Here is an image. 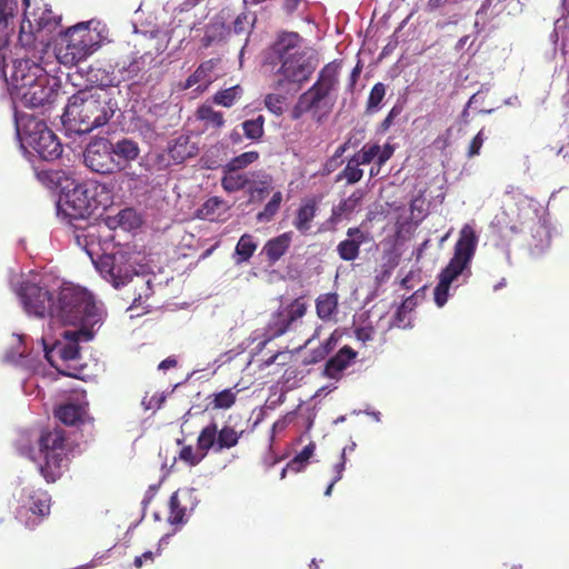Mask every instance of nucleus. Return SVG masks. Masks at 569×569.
Masks as SVG:
<instances>
[{"mask_svg": "<svg viewBox=\"0 0 569 569\" xmlns=\"http://www.w3.org/2000/svg\"><path fill=\"white\" fill-rule=\"evenodd\" d=\"M23 3L26 9L18 41L27 50L28 57L14 60L11 67L4 63L12 32L10 24L13 23L18 3L16 0H0V64L11 98L26 107L36 108L51 102L59 86L58 79L51 76L56 71V63L51 60L49 48L61 17L47 4L30 10V0H23Z\"/></svg>", "mask_w": 569, "mask_h": 569, "instance_id": "f257e3e1", "label": "nucleus"}, {"mask_svg": "<svg viewBox=\"0 0 569 569\" xmlns=\"http://www.w3.org/2000/svg\"><path fill=\"white\" fill-rule=\"evenodd\" d=\"M50 318L52 321L76 327L73 336L91 340L94 327L102 323L103 311L91 292L70 284L62 287L57 299L50 305Z\"/></svg>", "mask_w": 569, "mask_h": 569, "instance_id": "f03ea898", "label": "nucleus"}, {"mask_svg": "<svg viewBox=\"0 0 569 569\" xmlns=\"http://www.w3.org/2000/svg\"><path fill=\"white\" fill-rule=\"evenodd\" d=\"M93 212V202L86 184L76 186L61 196L57 203L58 217L73 228L76 243L86 251L92 262L106 251L99 239V227L89 222Z\"/></svg>", "mask_w": 569, "mask_h": 569, "instance_id": "7ed1b4c3", "label": "nucleus"}, {"mask_svg": "<svg viewBox=\"0 0 569 569\" xmlns=\"http://www.w3.org/2000/svg\"><path fill=\"white\" fill-rule=\"evenodd\" d=\"M117 109V102L104 89L86 88L69 98L63 124L76 133H89L107 124Z\"/></svg>", "mask_w": 569, "mask_h": 569, "instance_id": "20e7f679", "label": "nucleus"}, {"mask_svg": "<svg viewBox=\"0 0 569 569\" xmlns=\"http://www.w3.org/2000/svg\"><path fill=\"white\" fill-rule=\"evenodd\" d=\"M110 42L109 29L100 20L91 19L79 22L59 32L51 60L76 66L97 52L104 43Z\"/></svg>", "mask_w": 569, "mask_h": 569, "instance_id": "39448f33", "label": "nucleus"}, {"mask_svg": "<svg viewBox=\"0 0 569 569\" xmlns=\"http://www.w3.org/2000/svg\"><path fill=\"white\" fill-rule=\"evenodd\" d=\"M271 51L280 62L276 72L279 87L286 82L301 84L308 81L315 71V66L307 56L303 38L298 32H280L271 46Z\"/></svg>", "mask_w": 569, "mask_h": 569, "instance_id": "423d86ee", "label": "nucleus"}, {"mask_svg": "<svg viewBox=\"0 0 569 569\" xmlns=\"http://www.w3.org/2000/svg\"><path fill=\"white\" fill-rule=\"evenodd\" d=\"M342 60L336 59L325 64L318 73L316 82L301 93L291 110L293 120L300 119L305 113L312 111L325 114L331 112L336 102V91L340 82Z\"/></svg>", "mask_w": 569, "mask_h": 569, "instance_id": "0eeeda50", "label": "nucleus"}, {"mask_svg": "<svg viewBox=\"0 0 569 569\" xmlns=\"http://www.w3.org/2000/svg\"><path fill=\"white\" fill-rule=\"evenodd\" d=\"M100 274L113 287L119 288L131 283L134 289L133 305L140 306L143 299L152 293L151 278L133 272L129 262V253L124 249H118L112 253L103 252L92 262Z\"/></svg>", "mask_w": 569, "mask_h": 569, "instance_id": "6e6552de", "label": "nucleus"}, {"mask_svg": "<svg viewBox=\"0 0 569 569\" xmlns=\"http://www.w3.org/2000/svg\"><path fill=\"white\" fill-rule=\"evenodd\" d=\"M477 244L478 237L472 227L469 224L463 226L455 244L453 257L440 272L439 282L433 291L435 302L438 307L445 306L451 283L469 268L476 253Z\"/></svg>", "mask_w": 569, "mask_h": 569, "instance_id": "1a4fd4ad", "label": "nucleus"}, {"mask_svg": "<svg viewBox=\"0 0 569 569\" xmlns=\"http://www.w3.org/2000/svg\"><path fill=\"white\" fill-rule=\"evenodd\" d=\"M37 463L40 473L48 482H54L67 467V447L64 432L53 429L42 432L38 441V452H24Z\"/></svg>", "mask_w": 569, "mask_h": 569, "instance_id": "9d476101", "label": "nucleus"}, {"mask_svg": "<svg viewBox=\"0 0 569 569\" xmlns=\"http://www.w3.org/2000/svg\"><path fill=\"white\" fill-rule=\"evenodd\" d=\"M17 133L22 146L32 148L43 160L58 159L62 153L61 143L56 134L41 120L28 118L22 128L20 122H17Z\"/></svg>", "mask_w": 569, "mask_h": 569, "instance_id": "9b49d317", "label": "nucleus"}, {"mask_svg": "<svg viewBox=\"0 0 569 569\" xmlns=\"http://www.w3.org/2000/svg\"><path fill=\"white\" fill-rule=\"evenodd\" d=\"M10 284L28 315L36 317H43L47 312L50 315V305H52L53 298L41 286V278L38 274H31L22 281L12 278Z\"/></svg>", "mask_w": 569, "mask_h": 569, "instance_id": "f8f14e48", "label": "nucleus"}, {"mask_svg": "<svg viewBox=\"0 0 569 569\" xmlns=\"http://www.w3.org/2000/svg\"><path fill=\"white\" fill-rule=\"evenodd\" d=\"M308 311V303L303 297L293 299L287 306L273 312L264 328V342L277 339L289 332L293 325L302 319Z\"/></svg>", "mask_w": 569, "mask_h": 569, "instance_id": "ddd939ff", "label": "nucleus"}, {"mask_svg": "<svg viewBox=\"0 0 569 569\" xmlns=\"http://www.w3.org/2000/svg\"><path fill=\"white\" fill-rule=\"evenodd\" d=\"M50 497L41 490L23 488L18 499L17 519L28 528H34L49 513Z\"/></svg>", "mask_w": 569, "mask_h": 569, "instance_id": "4468645a", "label": "nucleus"}, {"mask_svg": "<svg viewBox=\"0 0 569 569\" xmlns=\"http://www.w3.org/2000/svg\"><path fill=\"white\" fill-rule=\"evenodd\" d=\"M73 330H64L61 335L64 340H57L49 347V342L44 337L41 338L43 345L44 357L48 362L57 369L58 372L77 377V373L69 370V367H62L58 360L69 362L77 360L79 357L78 341H84L82 338L72 335Z\"/></svg>", "mask_w": 569, "mask_h": 569, "instance_id": "2eb2a0df", "label": "nucleus"}, {"mask_svg": "<svg viewBox=\"0 0 569 569\" xmlns=\"http://www.w3.org/2000/svg\"><path fill=\"white\" fill-rule=\"evenodd\" d=\"M495 226L503 238H511L519 232H523L527 228L530 229L533 238L532 246L536 249H543L550 242V234L547 227L536 214L520 223L510 224L508 222V213L502 212L501 214L496 216Z\"/></svg>", "mask_w": 569, "mask_h": 569, "instance_id": "dca6fc26", "label": "nucleus"}, {"mask_svg": "<svg viewBox=\"0 0 569 569\" xmlns=\"http://www.w3.org/2000/svg\"><path fill=\"white\" fill-rule=\"evenodd\" d=\"M112 150V141L107 138H96L83 151V163L92 172L111 174L116 171Z\"/></svg>", "mask_w": 569, "mask_h": 569, "instance_id": "f3484780", "label": "nucleus"}, {"mask_svg": "<svg viewBox=\"0 0 569 569\" xmlns=\"http://www.w3.org/2000/svg\"><path fill=\"white\" fill-rule=\"evenodd\" d=\"M243 430L237 431L234 427L224 425L218 429L216 422H211L200 431L198 442L203 449H212L214 452L231 449L239 443Z\"/></svg>", "mask_w": 569, "mask_h": 569, "instance_id": "a211bd4d", "label": "nucleus"}, {"mask_svg": "<svg viewBox=\"0 0 569 569\" xmlns=\"http://www.w3.org/2000/svg\"><path fill=\"white\" fill-rule=\"evenodd\" d=\"M372 240L369 231L360 227H352L347 230V239L340 241L337 246V253L343 261H353L359 257L360 247Z\"/></svg>", "mask_w": 569, "mask_h": 569, "instance_id": "6ab92c4d", "label": "nucleus"}, {"mask_svg": "<svg viewBox=\"0 0 569 569\" xmlns=\"http://www.w3.org/2000/svg\"><path fill=\"white\" fill-rule=\"evenodd\" d=\"M87 406L86 397L76 395L56 410V417L64 425H77L84 420Z\"/></svg>", "mask_w": 569, "mask_h": 569, "instance_id": "aec40b11", "label": "nucleus"}, {"mask_svg": "<svg viewBox=\"0 0 569 569\" xmlns=\"http://www.w3.org/2000/svg\"><path fill=\"white\" fill-rule=\"evenodd\" d=\"M112 148L114 170L128 169L131 162L136 161L140 156L138 142L129 138H122L112 142Z\"/></svg>", "mask_w": 569, "mask_h": 569, "instance_id": "412c9836", "label": "nucleus"}, {"mask_svg": "<svg viewBox=\"0 0 569 569\" xmlns=\"http://www.w3.org/2000/svg\"><path fill=\"white\" fill-rule=\"evenodd\" d=\"M292 242V232H283L269 239L262 247L260 256H263L269 267L274 266L289 250Z\"/></svg>", "mask_w": 569, "mask_h": 569, "instance_id": "4be33fe9", "label": "nucleus"}, {"mask_svg": "<svg viewBox=\"0 0 569 569\" xmlns=\"http://www.w3.org/2000/svg\"><path fill=\"white\" fill-rule=\"evenodd\" d=\"M357 351L349 346H343L325 366V375L330 379H338L340 373L347 369L356 359Z\"/></svg>", "mask_w": 569, "mask_h": 569, "instance_id": "5701e85b", "label": "nucleus"}, {"mask_svg": "<svg viewBox=\"0 0 569 569\" xmlns=\"http://www.w3.org/2000/svg\"><path fill=\"white\" fill-rule=\"evenodd\" d=\"M103 221L104 226L110 230L118 228L122 230H133L141 223L139 214L132 208H124L116 214H109Z\"/></svg>", "mask_w": 569, "mask_h": 569, "instance_id": "b1692460", "label": "nucleus"}, {"mask_svg": "<svg viewBox=\"0 0 569 569\" xmlns=\"http://www.w3.org/2000/svg\"><path fill=\"white\" fill-rule=\"evenodd\" d=\"M317 210V201L313 198H309L300 204L293 220V226L300 233L306 234L311 229Z\"/></svg>", "mask_w": 569, "mask_h": 569, "instance_id": "393cba45", "label": "nucleus"}, {"mask_svg": "<svg viewBox=\"0 0 569 569\" xmlns=\"http://www.w3.org/2000/svg\"><path fill=\"white\" fill-rule=\"evenodd\" d=\"M339 297L336 292L321 293L316 299V312L322 321L332 320L338 313Z\"/></svg>", "mask_w": 569, "mask_h": 569, "instance_id": "a878e982", "label": "nucleus"}, {"mask_svg": "<svg viewBox=\"0 0 569 569\" xmlns=\"http://www.w3.org/2000/svg\"><path fill=\"white\" fill-rule=\"evenodd\" d=\"M228 210L229 206L224 200L211 197L198 209L197 213L200 219L216 221L224 219Z\"/></svg>", "mask_w": 569, "mask_h": 569, "instance_id": "bb28decb", "label": "nucleus"}, {"mask_svg": "<svg viewBox=\"0 0 569 569\" xmlns=\"http://www.w3.org/2000/svg\"><path fill=\"white\" fill-rule=\"evenodd\" d=\"M89 197L93 202V211L107 209L113 203V186L111 183H94L89 188Z\"/></svg>", "mask_w": 569, "mask_h": 569, "instance_id": "cd10ccee", "label": "nucleus"}, {"mask_svg": "<svg viewBox=\"0 0 569 569\" xmlns=\"http://www.w3.org/2000/svg\"><path fill=\"white\" fill-rule=\"evenodd\" d=\"M142 68L143 62L134 60L128 66V68H124L123 66L119 68V78L116 77L113 73H106L102 78H98V74H94L93 77L96 78V81L100 83V86L109 87L119 83L121 80L126 81L133 79L141 71Z\"/></svg>", "mask_w": 569, "mask_h": 569, "instance_id": "c85d7f7f", "label": "nucleus"}, {"mask_svg": "<svg viewBox=\"0 0 569 569\" xmlns=\"http://www.w3.org/2000/svg\"><path fill=\"white\" fill-rule=\"evenodd\" d=\"M363 193L361 190H356L349 196L347 199H342L337 206H335L331 210V216L329 221L332 223H337L342 220L343 217L352 213L362 199Z\"/></svg>", "mask_w": 569, "mask_h": 569, "instance_id": "c756f323", "label": "nucleus"}, {"mask_svg": "<svg viewBox=\"0 0 569 569\" xmlns=\"http://www.w3.org/2000/svg\"><path fill=\"white\" fill-rule=\"evenodd\" d=\"M250 179L247 173L240 172L227 167L223 168L221 186L224 191L231 193L244 189L249 186Z\"/></svg>", "mask_w": 569, "mask_h": 569, "instance_id": "7c9ffc66", "label": "nucleus"}, {"mask_svg": "<svg viewBox=\"0 0 569 569\" xmlns=\"http://www.w3.org/2000/svg\"><path fill=\"white\" fill-rule=\"evenodd\" d=\"M258 248V242L254 237L249 233H243L238 240L234 249V261L237 264L247 262L253 256Z\"/></svg>", "mask_w": 569, "mask_h": 569, "instance_id": "2f4dec72", "label": "nucleus"}, {"mask_svg": "<svg viewBox=\"0 0 569 569\" xmlns=\"http://www.w3.org/2000/svg\"><path fill=\"white\" fill-rule=\"evenodd\" d=\"M196 118L204 122L206 127L220 128L223 126V114L214 111L211 106L202 104L196 111Z\"/></svg>", "mask_w": 569, "mask_h": 569, "instance_id": "473e14b6", "label": "nucleus"}, {"mask_svg": "<svg viewBox=\"0 0 569 569\" xmlns=\"http://www.w3.org/2000/svg\"><path fill=\"white\" fill-rule=\"evenodd\" d=\"M237 393L238 391H232L230 388L213 393L209 397L210 401L207 407L214 410L229 409L236 403Z\"/></svg>", "mask_w": 569, "mask_h": 569, "instance_id": "72a5a7b5", "label": "nucleus"}, {"mask_svg": "<svg viewBox=\"0 0 569 569\" xmlns=\"http://www.w3.org/2000/svg\"><path fill=\"white\" fill-rule=\"evenodd\" d=\"M13 337V346L10 350L7 351L4 358L8 362L26 366L28 360L27 357L24 356L26 346L23 342V337L16 335Z\"/></svg>", "mask_w": 569, "mask_h": 569, "instance_id": "f704fd0d", "label": "nucleus"}, {"mask_svg": "<svg viewBox=\"0 0 569 569\" xmlns=\"http://www.w3.org/2000/svg\"><path fill=\"white\" fill-rule=\"evenodd\" d=\"M315 450L316 443H308L299 453L295 456L293 459L290 460V462L288 463V468H290V470L293 472L302 471L306 468L309 459L313 456Z\"/></svg>", "mask_w": 569, "mask_h": 569, "instance_id": "c9c22d12", "label": "nucleus"}, {"mask_svg": "<svg viewBox=\"0 0 569 569\" xmlns=\"http://www.w3.org/2000/svg\"><path fill=\"white\" fill-rule=\"evenodd\" d=\"M362 177L363 170L350 158L345 169L337 176L336 181L345 180L348 184H355L359 182Z\"/></svg>", "mask_w": 569, "mask_h": 569, "instance_id": "e433bc0d", "label": "nucleus"}, {"mask_svg": "<svg viewBox=\"0 0 569 569\" xmlns=\"http://www.w3.org/2000/svg\"><path fill=\"white\" fill-rule=\"evenodd\" d=\"M281 202L282 193L280 191H276L268 203L264 206L263 210L257 214V220L260 222L271 221L276 213L279 211Z\"/></svg>", "mask_w": 569, "mask_h": 569, "instance_id": "4c0bfd02", "label": "nucleus"}, {"mask_svg": "<svg viewBox=\"0 0 569 569\" xmlns=\"http://www.w3.org/2000/svg\"><path fill=\"white\" fill-rule=\"evenodd\" d=\"M386 96V86L382 82L376 83L368 97L366 104V113L371 114L379 110L380 104Z\"/></svg>", "mask_w": 569, "mask_h": 569, "instance_id": "58836bf2", "label": "nucleus"}, {"mask_svg": "<svg viewBox=\"0 0 569 569\" xmlns=\"http://www.w3.org/2000/svg\"><path fill=\"white\" fill-rule=\"evenodd\" d=\"M264 118L258 116L254 119L246 120L242 123L243 133L248 139L258 140L263 136Z\"/></svg>", "mask_w": 569, "mask_h": 569, "instance_id": "ea45409f", "label": "nucleus"}, {"mask_svg": "<svg viewBox=\"0 0 569 569\" xmlns=\"http://www.w3.org/2000/svg\"><path fill=\"white\" fill-rule=\"evenodd\" d=\"M210 449H203L197 441V448L193 449L191 446L183 447L180 450V460L188 462L190 466H196L204 459Z\"/></svg>", "mask_w": 569, "mask_h": 569, "instance_id": "a19ab883", "label": "nucleus"}, {"mask_svg": "<svg viewBox=\"0 0 569 569\" xmlns=\"http://www.w3.org/2000/svg\"><path fill=\"white\" fill-rule=\"evenodd\" d=\"M241 88L233 86L231 88L220 90L213 96V102L230 108L241 94Z\"/></svg>", "mask_w": 569, "mask_h": 569, "instance_id": "79ce46f5", "label": "nucleus"}, {"mask_svg": "<svg viewBox=\"0 0 569 569\" xmlns=\"http://www.w3.org/2000/svg\"><path fill=\"white\" fill-rule=\"evenodd\" d=\"M380 146L378 143H367L351 158L353 159V162H357L359 166L369 164L375 158H377Z\"/></svg>", "mask_w": 569, "mask_h": 569, "instance_id": "37998d69", "label": "nucleus"}, {"mask_svg": "<svg viewBox=\"0 0 569 569\" xmlns=\"http://www.w3.org/2000/svg\"><path fill=\"white\" fill-rule=\"evenodd\" d=\"M176 146L177 141L172 140L169 142L167 150H162L156 154L154 164L158 170H164L176 161Z\"/></svg>", "mask_w": 569, "mask_h": 569, "instance_id": "c03bdc74", "label": "nucleus"}, {"mask_svg": "<svg viewBox=\"0 0 569 569\" xmlns=\"http://www.w3.org/2000/svg\"><path fill=\"white\" fill-rule=\"evenodd\" d=\"M208 68L204 64H200V67L191 74L187 81L184 88H190L196 83L198 84L199 90L203 91L207 89L211 79L207 74Z\"/></svg>", "mask_w": 569, "mask_h": 569, "instance_id": "a18cd8bd", "label": "nucleus"}, {"mask_svg": "<svg viewBox=\"0 0 569 569\" xmlns=\"http://www.w3.org/2000/svg\"><path fill=\"white\" fill-rule=\"evenodd\" d=\"M258 158H259V153L257 151L243 152L240 156H237L233 159H231L226 164V167L229 169L240 171L241 169L246 168L247 166L253 163Z\"/></svg>", "mask_w": 569, "mask_h": 569, "instance_id": "49530a36", "label": "nucleus"}, {"mask_svg": "<svg viewBox=\"0 0 569 569\" xmlns=\"http://www.w3.org/2000/svg\"><path fill=\"white\" fill-rule=\"evenodd\" d=\"M176 532V527L173 528V530L167 535H164L160 541H159V548L157 549V552H153V551H146L143 552L141 556H137L134 558V561H133V565L137 569H140L143 563H147V562H152L154 557L156 556H159L160 555V548L168 542V539L170 537H172Z\"/></svg>", "mask_w": 569, "mask_h": 569, "instance_id": "de8ad7c7", "label": "nucleus"}, {"mask_svg": "<svg viewBox=\"0 0 569 569\" xmlns=\"http://www.w3.org/2000/svg\"><path fill=\"white\" fill-rule=\"evenodd\" d=\"M286 98L281 94L269 93L264 98L266 108L276 116L283 113V103Z\"/></svg>", "mask_w": 569, "mask_h": 569, "instance_id": "09e8293b", "label": "nucleus"}, {"mask_svg": "<svg viewBox=\"0 0 569 569\" xmlns=\"http://www.w3.org/2000/svg\"><path fill=\"white\" fill-rule=\"evenodd\" d=\"M486 134H485V130L481 129L473 138L472 140L470 141L469 143V147H468V150H467V157L469 159L476 157V156H479L480 154V150L483 146V142L486 140Z\"/></svg>", "mask_w": 569, "mask_h": 569, "instance_id": "8fccbe9b", "label": "nucleus"}, {"mask_svg": "<svg viewBox=\"0 0 569 569\" xmlns=\"http://www.w3.org/2000/svg\"><path fill=\"white\" fill-rule=\"evenodd\" d=\"M271 190L270 183L261 181L258 186L250 188V193L253 198L262 200Z\"/></svg>", "mask_w": 569, "mask_h": 569, "instance_id": "3c124183", "label": "nucleus"}, {"mask_svg": "<svg viewBox=\"0 0 569 569\" xmlns=\"http://www.w3.org/2000/svg\"><path fill=\"white\" fill-rule=\"evenodd\" d=\"M328 356V349L319 346L310 351L309 358L305 361L308 365H313L322 361Z\"/></svg>", "mask_w": 569, "mask_h": 569, "instance_id": "603ef678", "label": "nucleus"}, {"mask_svg": "<svg viewBox=\"0 0 569 569\" xmlns=\"http://www.w3.org/2000/svg\"><path fill=\"white\" fill-rule=\"evenodd\" d=\"M346 467V448L342 449L339 461L333 466V482L341 480Z\"/></svg>", "mask_w": 569, "mask_h": 569, "instance_id": "864d4df0", "label": "nucleus"}, {"mask_svg": "<svg viewBox=\"0 0 569 569\" xmlns=\"http://www.w3.org/2000/svg\"><path fill=\"white\" fill-rule=\"evenodd\" d=\"M393 147L389 143H386L383 148L379 150V153L377 156V164L379 167L383 166L393 154Z\"/></svg>", "mask_w": 569, "mask_h": 569, "instance_id": "5fc2aeb1", "label": "nucleus"}, {"mask_svg": "<svg viewBox=\"0 0 569 569\" xmlns=\"http://www.w3.org/2000/svg\"><path fill=\"white\" fill-rule=\"evenodd\" d=\"M177 501H178V491L172 492L170 497V516L168 518L169 522L172 526H176L178 523V511L177 508Z\"/></svg>", "mask_w": 569, "mask_h": 569, "instance_id": "6e6d98bb", "label": "nucleus"}, {"mask_svg": "<svg viewBox=\"0 0 569 569\" xmlns=\"http://www.w3.org/2000/svg\"><path fill=\"white\" fill-rule=\"evenodd\" d=\"M120 171L122 172V178L128 181L129 188L137 187L140 176L134 170H131V166L128 169Z\"/></svg>", "mask_w": 569, "mask_h": 569, "instance_id": "4d7b16f0", "label": "nucleus"}, {"mask_svg": "<svg viewBox=\"0 0 569 569\" xmlns=\"http://www.w3.org/2000/svg\"><path fill=\"white\" fill-rule=\"evenodd\" d=\"M397 114H398V111H396V108H392L390 110V112L388 113V116L380 123V127H379L380 132H386L389 130V128L391 127L393 119L396 118Z\"/></svg>", "mask_w": 569, "mask_h": 569, "instance_id": "13d9d810", "label": "nucleus"}, {"mask_svg": "<svg viewBox=\"0 0 569 569\" xmlns=\"http://www.w3.org/2000/svg\"><path fill=\"white\" fill-rule=\"evenodd\" d=\"M342 163L341 160L336 159L335 157H330L325 166H323V173L329 174L332 171H335L340 164Z\"/></svg>", "mask_w": 569, "mask_h": 569, "instance_id": "bf43d9fd", "label": "nucleus"}, {"mask_svg": "<svg viewBox=\"0 0 569 569\" xmlns=\"http://www.w3.org/2000/svg\"><path fill=\"white\" fill-rule=\"evenodd\" d=\"M164 400V396L160 397H152L150 400H147L146 398L142 400V405L146 407V409H158L162 401Z\"/></svg>", "mask_w": 569, "mask_h": 569, "instance_id": "052dcab7", "label": "nucleus"}, {"mask_svg": "<svg viewBox=\"0 0 569 569\" xmlns=\"http://www.w3.org/2000/svg\"><path fill=\"white\" fill-rule=\"evenodd\" d=\"M248 17L246 14L238 16L233 22V31L236 33H242L246 30V23L248 22Z\"/></svg>", "mask_w": 569, "mask_h": 569, "instance_id": "680f3d73", "label": "nucleus"}, {"mask_svg": "<svg viewBox=\"0 0 569 569\" xmlns=\"http://www.w3.org/2000/svg\"><path fill=\"white\" fill-rule=\"evenodd\" d=\"M361 70H362V67L360 64V61L357 63V66L352 69L351 73H350V78H349V89L350 90H353L358 79H359V76L361 73Z\"/></svg>", "mask_w": 569, "mask_h": 569, "instance_id": "e2e57ef3", "label": "nucleus"}, {"mask_svg": "<svg viewBox=\"0 0 569 569\" xmlns=\"http://www.w3.org/2000/svg\"><path fill=\"white\" fill-rule=\"evenodd\" d=\"M356 144L351 142V138L347 139V141H345L342 144H340L335 153L332 154V157H335L336 159L340 160V158L343 156V153L350 148V147H355Z\"/></svg>", "mask_w": 569, "mask_h": 569, "instance_id": "0e129e2a", "label": "nucleus"}, {"mask_svg": "<svg viewBox=\"0 0 569 569\" xmlns=\"http://www.w3.org/2000/svg\"><path fill=\"white\" fill-rule=\"evenodd\" d=\"M337 342H338V337H336L335 333H331L330 337L320 346L328 349V355H329L337 346Z\"/></svg>", "mask_w": 569, "mask_h": 569, "instance_id": "69168bd1", "label": "nucleus"}, {"mask_svg": "<svg viewBox=\"0 0 569 569\" xmlns=\"http://www.w3.org/2000/svg\"><path fill=\"white\" fill-rule=\"evenodd\" d=\"M177 366V360L174 357H169L161 361L158 366L159 370H167L169 368H174Z\"/></svg>", "mask_w": 569, "mask_h": 569, "instance_id": "338daca9", "label": "nucleus"}, {"mask_svg": "<svg viewBox=\"0 0 569 569\" xmlns=\"http://www.w3.org/2000/svg\"><path fill=\"white\" fill-rule=\"evenodd\" d=\"M301 0H283V9L287 13H292Z\"/></svg>", "mask_w": 569, "mask_h": 569, "instance_id": "774afa93", "label": "nucleus"}]
</instances>
